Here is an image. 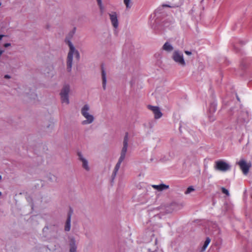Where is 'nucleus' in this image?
I'll return each mask as SVG.
<instances>
[{
  "label": "nucleus",
  "instance_id": "obj_14",
  "mask_svg": "<svg viewBox=\"0 0 252 252\" xmlns=\"http://www.w3.org/2000/svg\"><path fill=\"white\" fill-rule=\"evenodd\" d=\"M152 187L155 189L158 190V191H162L163 190L167 189H169V187L168 185H166L163 184H161L158 185H153Z\"/></svg>",
  "mask_w": 252,
  "mask_h": 252
},
{
  "label": "nucleus",
  "instance_id": "obj_21",
  "mask_svg": "<svg viewBox=\"0 0 252 252\" xmlns=\"http://www.w3.org/2000/svg\"><path fill=\"white\" fill-rule=\"evenodd\" d=\"M221 190L223 193L225 194L228 196H229L230 194H229V191L227 189H226L224 187H222L221 188Z\"/></svg>",
  "mask_w": 252,
  "mask_h": 252
},
{
  "label": "nucleus",
  "instance_id": "obj_17",
  "mask_svg": "<svg viewBox=\"0 0 252 252\" xmlns=\"http://www.w3.org/2000/svg\"><path fill=\"white\" fill-rule=\"evenodd\" d=\"M97 1V5L99 7L100 12L102 14L104 12V7L102 4V0H96Z\"/></svg>",
  "mask_w": 252,
  "mask_h": 252
},
{
  "label": "nucleus",
  "instance_id": "obj_25",
  "mask_svg": "<svg viewBox=\"0 0 252 252\" xmlns=\"http://www.w3.org/2000/svg\"><path fill=\"white\" fill-rule=\"evenodd\" d=\"M11 45V44L10 43H5L4 44V46L6 48V47H8L9 46H10Z\"/></svg>",
  "mask_w": 252,
  "mask_h": 252
},
{
  "label": "nucleus",
  "instance_id": "obj_20",
  "mask_svg": "<svg viewBox=\"0 0 252 252\" xmlns=\"http://www.w3.org/2000/svg\"><path fill=\"white\" fill-rule=\"evenodd\" d=\"M194 190V188L192 186H190L185 191V194H188L190 193L191 192Z\"/></svg>",
  "mask_w": 252,
  "mask_h": 252
},
{
  "label": "nucleus",
  "instance_id": "obj_10",
  "mask_svg": "<svg viewBox=\"0 0 252 252\" xmlns=\"http://www.w3.org/2000/svg\"><path fill=\"white\" fill-rule=\"evenodd\" d=\"M148 108L153 112L155 119H159L162 116V114L158 107L148 105Z\"/></svg>",
  "mask_w": 252,
  "mask_h": 252
},
{
  "label": "nucleus",
  "instance_id": "obj_4",
  "mask_svg": "<svg viewBox=\"0 0 252 252\" xmlns=\"http://www.w3.org/2000/svg\"><path fill=\"white\" fill-rule=\"evenodd\" d=\"M172 59L178 65L182 67H184L186 65V61L184 58L183 53L178 50H175L172 55Z\"/></svg>",
  "mask_w": 252,
  "mask_h": 252
},
{
  "label": "nucleus",
  "instance_id": "obj_12",
  "mask_svg": "<svg viewBox=\"0 0 252 252\" xmlns=\"http://www.w3.org/2000/svg\"><path fill=\"white\" fill-rule=\"evenodd\" d=\"M174 2L171 5L163 4V7H177L181 6L184 2V0H174Z\"/></svg>",
  "mask_w": 252,
  "mask_h": 252
},
{
  "label": "nucleus",
  "instance_id": "obj_27",
  "mask_svg": "<svg viewBox=\"0 0 252 252\" xmlns=\"http://www.w3.org/2000/svg\"><path fill=\"white\" fill-rule=\"evenodd\" d=\"M75 30H76V28H74V29H73V32H72V33H71V36H72V35L74 33L75 31Z\"/></svg>",
  "mask_w": 252,
  "mask_h": 252
},
{
  "label": "nucleus",
  "instance_id": "obj_8",
  "mask_svg": "<svg viewBox=\"0 0 252 252\" xmlns=\"http://www.w3.org/2000/svg\"><path fill=\"white\" fill-rule=\"evenodd\" d=\"M77 155L78 156L79 160L82 162V167L86 171H89L90 169L89 165L88 160L84 157L83 155L81 152H78Z\"/></svg>",
  "mask_w": 252,
  "mask_h": 252
},
{
  "label": "nucleus",
  "instance_id": "obj_26",
  "mask_svg": "<svg viewBox=\"0 0 252 252\" xmlns=\"http://www.w3.org/2000/svg\"><path fill=\"white\" fill-rule=\"evenodd\" d=\"M4 78H7V79H9V78H10V76L9 75H5L4 76Z\"/></svg>",
  "mask_w": 252,
  "mask_h": 252
},
{
  "label": "nucleus",
  "instance_id": "obj_15",
  "mask_svg": "<svg viewBox=\"0 0 252 252\" xmlns=\"http://www.w3.org/2000/svg\"><path fill=\"white\" fill-rule=\"evenodd\" d=\"M71 227V214H68L67 219L65 222L64 230L65 231H69Z\"/></svg>",
  "mask_w": 252,
  "mask_h": 252
},
{
  "label": "nucleus",
  "instance_id": "obj_3",
  "mask_svg": "<svg viewBox=\"0 0 252 252\" xmlns=\"http://www.w3.org/2000/svg\"><path fill=\"white\" fill-rule=\"evenodd\" d=\"M82 116L85 118V120L81 122L83 125H88L92 124L94 121V117L91 113L90 106L88 104H85L80 110Z\"/></svg>",
  "mask_w": 252,
  "mask_h": 252
},
{
  "label": "nucleus",
  "instance_id": "obj_13",
  "mask_svg": "<svg viewBox=\"0 0 252 252\" xmlns=\"http://www.w3.org/2000/svg\"><path fill=\"white\" fill-rule=\"evenodd\" d=\"M101 78H102V88L103 90H105L106 88V82H107V78H106V73L103 68H101Z\"/></svg>",
  "mask_w": 252,
  "mask_h": 252
},
{
  "label": "nucleus",
  "instance_id": "obj_16",
  "mask_svg": "<svg viewBox=\"0 0 252 252\" xmlns=\"http://www.w3.org/2000/svg\"><path fill=\"white\" fill-rule=\"evenodd\" d=\"M162 49L167 52H170L172 51L174 48L170 43L166 42L163 45Z\"/></svg>",
  "mask_w": 252,
  "mask_h": 252
},
{
  "label": "nucleus",
  "instance_id": "obj_24",
  "mask_svg": "<svg viewBox=\"0 0 252 252\" xmlns=\"http://www.w3.org/2000/svg\"><path fill=\"white\" fill-rule=\"evenodd\" d=\"M185 53L186 55H189V56L191 55L192 54L190 51H185Z\"/></svg>",
  "mask_w": 252,
  "mask_h": 252
},
{
  "label": "nucleus",
  "instance_id": "obj_23",
  "mask_svg": "<svg viewBox=\"0 0 252 252\" xmlns=\"http://www.w3.org/2000/svg\"><path fill=\"white\" fill-rule=\"evenodd\" d=\"M50 176L51 177H49V178L51 180V181H53L54 180H56V177L55 176L52 175H51Z\"/></svg>",
  "mask_w": 252,
  "mask_h": 252
},
{
  "label": "nucleus",
  "instance_id": "obj_1",
  "mask_svg": "<svg viewBox=\"0 0 252 252\" xmlns=\"http://www.w3.org/2000/svg\"><path fill=\"white\" fill-rule=\"evenodd\" d=\"M129 141V135L128 133L126 132L124 138L123 142V147L121 151L120 156L119 158L118 161L114 169L113 172L112 174V177L113 179H114L116 177L117 173L119 169H120L122 162L125 160L126 157V155L127 152L128 147Z\"/></svg>",
  "mask_w": 252,
  "mask_h": 252
},
{
  "label": "nucleus",
  "instance_id": "obj_7",
  "mask_svg": "<svg viewBox=\"0 0 252 252\" xmlns=\"http://www.w3.org/2000/svg\"><path fill=\"white\" fill-rule=\"evenodd\" d=\"M237 164L240 166V168L242 170L243 174L247 175L249 172L251 164L250 163H247L244 159H241L237 162Z\"/></svg>",
  "mask_w": 252,
  "mask_h": 252
},
{
  "label": "nucleus",
  "instance_id": "obj_9",
  "mask_svg": "<svg viewBox=\"0 0 252 252\" xmlns=\"http://www.w3.org/2000/svg\"><path fill=\"white\" fill-rule=\"evenodd\" d=\"M109 16L112 26L114 28L117 29L118 27L119 23L116 12H112L109 13Z\"/></svg>",
  "mask_w": 252,
  "mask_h": 252
},
{
  "label": "nucleus",
  "instance_id": "obj_18",
  "mask_svg": "<svg viewBox=\"0 0 252 252\" xmlns=\"http://www.w3.org/2000/svg\"><path fill=\"white\" fill-rule=\"evenodd\" d=\"M210 241H211V240L209 238H207L206 239L205 241L204 242V245L202 246V249H201L202 252H204L206 250V249L208 247V245L210 243Z\"/></svg>",
  "mask_w": 252,
  "mask_h": 252
},
{
  "label": "nucleus",
  "instance_id": "obj_29",
  "mask_svg": "<svg viewBox=\"0 0 252 252\" xmlns=\"http://www.w3.org/2000/svg\"><path fill=\"white\" fill-rule=\"evenodd\" d=\"M3 51L0 50V56L1 55V54L3 53Z\"/></svg>",
  "mask_w": 252,
  "mask_h": 252
},
{
  "label": "nucleus",
  "instance_id": "obj_32",
  "mask_svg": "<svg viewBox=\"0 0 252 252\" xmlns=\"http://www.w3.org/2000/svg\"><path fill=\"white\" fill-rule=\"evenodd\" d=\"M1 194H2V193L1 191H0V196L1 195Z\"/></svg>",
  "mask_w": 252,
  "mask_h": 252
},
{
  "label": "nucleus",
  "instance_id": "obj_19",
  "mask_svg": "<svg viewBox=\"0 0 252 252\" xmlns=\"http://www.w3.org/2000/svg\"><path fill=\"white\" fill-rule=\"evenodd\" d=\"M124 3L127 8H129L131 6V0H124Z\"/></svg>",
  "mask_w": 252,
  "mask_h": 252
},
{
  "label": "nucleus",
  "instance_id": "obj_2",
  "mask_svg": "<svg viewBox=\"0 0 252 252\" xmlns=\"http://www.w3.org/2000/svg\"><path fill=\"white\" fill-rule=\"evenodd\" d=\"M66 43L68 44L69 48V51L68 53L67 62H66V69L68 72L71 71L73 57L74 56L75 59L78 61L80 58V54L79 52L76 50L74 45L69 40H65Z\"/></svg>",
  "mask_w": 252,
  "mask_h": 252
},
{
  "label": "nucleus",
  "instance_id": "obj_31",
  "mask_svg": "<svg viewBox=\"0 0 252 252\" xmlns=\"http://www.w3.org/2000/svg\"><path fill=\"white\" fill-rule=\"evenodd\" d=\"M2 179V176L1 175H0V180H1Z\"/></svg>",
  "mask_w": 252,
  "mask_h": 252
},
{
  "label": "nucleus",
  "instance_id": "obj_22",
  "mask_svg": "<svg viewBox=\"0 0 252 252\" xmlns=\"http://www.w3.org/2000/svg\"><path fill=\"white\" fill-rule=\"evenodd\" d=\"M216 106L215 104H213L211 108L209 109L210 111H212V112H214L216 111Z\"/></svg>",
  "mask_w": 252,
  "mask_h": 252
},
{
  "label": "nucleus",
  "instance_id": "obj_5",
  "mask_svg": "<svg viewBox=\"0 0 252 252\" xmlns=\"http://www.w3.org/2000/svg\"><path fill=\"white\" fill-rule=\"evenodd\" d=\"M214 168L216 170L224 172L229 170L231 166L228 162L223 160H219L215 161Z\"/></svg>",
  "mask_w": 252,
  "mask_h": 252
},
{
  "label": "nucleus",
  "instance_id": "obj_28",
  "mask_svg": "<svg viewBox=\"0 0 252 252\" xmlns=\"http://www.w3.org/2000/svg\"><path fill=\"white\" fill-rule=\"evenodd\" d=\"M4 36L3 34H0V40L2 39V38Z\"/></svg>",
  "mask_w": 252,
  "mask_h": 252
},
{
  "label": "nucleus",
  "instance_id": "obj_6",
  "mask_svg": "<svg viewBox=\"0 0 252 252\" xmlns=\"http://www.w3.org/2000/svg\"><path fill=\"white\" fill-rule=\"evenodd\" d=\"M70 92V86L68 84L63 85L60 92V95L62 102L66 104H68L69 100V93Z\"/></svg>",
  "mask_w": 252,
  "mask_h": 252
},
{
  "label": "nucleus",
  "instance_id": "obj_30",
  "mask_svg": "<svg viewBox=\"0 0 252 252\" xmlns=\"http://www.w3.org/2000/svg\"><path fill=\"white\" fill-rule=\"evenodd\" d=\"M210 120L212 121H213L214 120V118H210Z\"/></svg>",
  "mask_w": 252,
  "mask_h": 252
},
{
  "label": "nucleus",
  "instance_id": "obj_11",
  "mask_svg": "<svg viewBox=\"0 0 252 252\" xmlns=\"http://www.w3.org/2000/svg\"><path fill=\"white\" fill-rule=\"evenodd\" d=\"M69 252H77V244L74 238H69Z\"/></svg>",
  "mask_w": 252,
  "mask_h": 252
}]
</instances>
